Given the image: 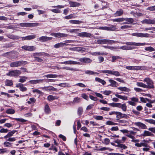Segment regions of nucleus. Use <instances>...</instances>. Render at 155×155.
<instances>
[{"label":"nucleus","instance_id":"nucleus-54","mask_svg":"<svg viewBox=\"0 0 155 155\" xmlns=\"http://www.w3.org/2000/svg\"><path fill=\"white\" fill-rule=\"evenodd\" d=\"M64 69H65L68 70H70L73 71H76L75 68H73L69 67H64L63 68Z\"/></svg>","mask_w":155,"mask_h":155},{"label":"nucleus","instance_id":"nucleus-58","mask_svg":"<svg viewBox=\"0 0 155 155\" xmlns=\"http://www.w3.org/2000/svg\"><path fill=\"white\" fill-rule=\"evenodd\" d=\"M34 61L41 63H43V60L39 57L35 58Z\"/></svg>","mask_w":155,"mask_h":155},{"label":"nucleus","instance_id":"nucleus-61","mask_svg":"<svg viewBox=\"0 0 155 155\" xmlns=\"http://www.w3.org/2000/svg\"><path fill=\"white\" fill-rule=\"evenodd\" d=\"M51 10L52 12L56 13H60L61 12L60 10L57 8L53 9Z\"/></svg>","mask_w":155,"mask_h":155},{"label":"nucleus","instance_id":"nucleus-8","mask_svg":"<svg viewBox=\"0 0 155 155\" xmlns=\"http://www.w3.org/2000/svg\"><path fill=\"white\" fill-rule=\"evenodd\" d=\"M11 53H12V54H15V51H12L4 53L2 54V56L3 57H6L8 58H10L11 59L17 58L18 57V56H16L15 57L13 55L11 56L10 54Z\"/></svg>","mask_w":155,"mask_h":155},{"label":"nucleus","instance_id":"nucleus-2","mask_svg":"<svg viewBox=\"0 0 155 155\" xmlns=\"http://www.w3.org/2000/svg\"><path fill=\"white\" fill-rule=\"evenodd\" d=\"M143 81L146 82L147 84L146 87V88L148 89H153L154 88V86L153 85L154 83L153 81L149 78H145Z\"/></svg>","mask_w":155,"mask_h":155},{"label":"nucleus","instance_id":"nucleus-28","mask_svg":"<svg viewBox=\"0 0 155 155\" xmlns=\"http://www.w3.org/2000/svg\"><path fill=\"white\" fill-rule=\"evenodd\" d=\"M58 97L57 96L49 95L48 96V100L49 101H53L55 99H57Z\"/></svg>","mask_w":155,"mask_h":155},{"label":"nucleus","instance_id":"nucleus-63","mask_svg":"<svg viewBox=\"0 0 155 155\" xmlns=\"http://www.w3.org/2000/svg\"><path fill=\"white\" fill-rule=\"evenodd\" d=\"M142 22L143 23L147 24H150V19H145L143 20Z\"/></svg>","mask_w":155,"mask_h":155},{"label":"nucleus","instance_id":"nucleus-12","mask_svg":"<svg viewBox=\"0 0 155 155\" xmlns=\"http://www.w3.org/2000/svg\"><path fill=\"white\" fill-rule=\"evenodd\" d=\"M116 118L117 120H119L120 119L122 118L127 119L129 118V117L126 114H123L120 112H118L117 115L116 116Z\"/></svg>","mask_w":155,"mask_h":155},{"label":"nucleus","instance_id":"nucleus-29","mask_svg":"<svg viewBox=\"0 0 155 155\" xmlns=\"http://www.w3.org/2000/svg\"><path fill=\"white\" fill-rule=\"evenodd\" d=\"M124 13L122 9H120L119 11H117L114 14L115 16H118L121 15Z\"/></svg>","mask_w":155,"mask_h":155},{"label":"nucleus","instance_id":"nucleus-23","mask_svg":"<svg viewBox=\"0 0 155 155\" xmlns=\"http://www.w3.org/2000/svg\"><path fill=\"white\" fill-rule=\"evenodd\" d=\"M13 85V81L12 80L6 79L5 81V86L11 87Z\"/></svg>","mask_w":155,"mask_h":155},{"label":"nucleus","instance_id":"nucleus-39","mask_svg":"<svg viewBox=\"0 0 155 155\" xmlns=\"http://www.w3.org/2000/svg\"><path fill=\"white\" fill-rule=\"evenodd\" d=\"M21 78L19 80V82L21 83H23L27 79V77L25 76H20Z\"/></svg>","mask_w":155,"mask_h":155},{"label":"nucleus","instance_id":"nucleus-10","mask_svg":"<svg viewBox=\"0 0 155 155\" xmlns=\"http://www.w3.org/2000/svg\"><path fill=\"white\" fill-rule=\"evenodd\" d=\"M51 35L52 36L57 38L64 37L67 36V34L61 33L60 32L51 33Z\"/></svg>","mask_w":155,"mask_h":155},{"label":"nucleus","instance_id":"nucleus-57","mask_svg":"<svg viewBox=\"0 0 155 155\" xmlns=\"http://www.w3.org/2000/svg\"><path fill=\"white\" fill-rule=\"evenodd\" d=\"M116 29V27L113 25L108 27V31H114Z\"/></svg>","mask_w":155,"mask_h":155},{"label":"nucleus","instance_id":"nucleus-33","mask_svg":"<svg viewBox=\"0 0 155 155\" xmlns=\"http://www.w3.org/2000/svg\"><path fill=\"white\" fill-rule=\"evenodd\" d=\"M111 58L112 59L111 61L113 62H115L118 59H122V58L121 57L119 56H112L111 57Z\"/></svg>","mask_w":155,"mask_h":155},{"label":"nucleus","instance_id":"nucleus-48","mask_svg":"<svg viewBox=\"0 0 155 155\" xmlns=\"http://www.w3.org/2000/svg\"><path fill=\"white\" fill-rule=\"evenodd\" d=\"M57 75L53 74H48L45 75V77L47 78H56L57 77Z\"/></svg>","mask_w":155,"mask_h":155},{"label":"nucleus","instance_id":"nucleus-42","mask_svg":"<svg viewBox=\"0 0 155 155\" xmlns=\"http://www.w3.org/2000/svg\"><path fill=\"white\" fill-rule=\"evenodd\" d=\"M83 112V109L82 107H79L78 108V114L79 116H81Z\"/></svg>","mask_w":155,"mask_h":155},{"label":"nucleus","instance_id":"nucleus-19","mask_svg":"<svg viewBox=\"0 0 155 155\" xmlns=\"http://www.w3.org/2000/svg\"><path fill=\"white\" fill-rule=\"evenodd\" d=\"M52 37H48L47 36H42L40 37L39 40L40 41L42 42L46 41L52 40Z\"/></svg>","mask_w":155,"mask_h":155},{"label":"nucleus","instance_id":"nucleus-59","mask_svg":"<svg viewBox=\"0 0 155 155\" xmlns=\"http://www.w3.org/2000/svg\"><path fill=\"white\" fill-rule=\"evenodd\" d=\"M107 44H112L113 43H116L117 41L109 39H107Z\"/></svg>","mask_w":155,"mask_h":155},{"label":"nucleus","instance_id":"nucleus-47","mask_svg":"<svg viewBox=\"0 0 155 155\" xmlns=\"http://www.w3.org/2000/svg\"><path fill=\"white\" fill-rule=\"evenodd\" d=\"M145 50L146 51L152 52L155 51V49L151 46L146 47Z\"/></svg>","mask_w":155,"mask_h":155},{"label":"nucleus","instance_id":"nucleus-50","mask_svg":"<svg viewBox=\"0 0 155 155\" xmlns=\"http://www.w3.org/2000/svg\"><path fill=\"white\" fill-rule=\"evenodd\" d=\"M86 73L89 75H93L95 74H98V73L97 72H94L91 71H86Z\"/></svg>","mask_w":155,"mask_h":155},{"label":"nucleus","instance_id":"nucleus-45","mask_svg":"<svg viewBox=\"0 0 155 155\" xmlns=\"http://www.w3.org/2000/svg\"><path fill=\"white\" fill-rule=\"evenodd\" d=\"M6 113L7 114H13L15 113V111L13 109H9L6 110Z\"/></svg>","mask_w":155,"mask_h":155},{"label":"nucleus","instance_id":"nucleus-17","mask_svg":"<svg viewBox=\"0 0 155 155\" xmlns=\"http://www.w3.org/2000/svg\"><path fill=\"white\" fill-rule=\"evenodd\" d=\"M44 81V79H37L30 80L28 82L31 84H35L38 83H42Z\"/></svg>","mask_w":155,"mask_h":155},{"label":"nucleus","instance_id":"nucleus-35","mask_svg":"<svg viewBox=\"0 0 155 155\" xmlns=\"http://www.w3.org/2000/svg\"><path fill=\"white\" fill-rule=\"evenodd\" d=\"M102 7L101 8H100V9L104 10V9L107 8H108V5L107 4L108 3L107 2H105L104 1H102Z\"/></svg>","mask_w":155,"mask_h":155},{"label":"nucleus","instance_id":"nucleus-46","mask_svg":"<svg viewBox=\"0 0 155 155\" xmlns=\"http://www.w3.org/2000/svg\"><path fill=\"white\" fill-rule=\"evenodd\" d=\"M27 36V40H30L35 38L36 35H28Z\"/></svg>","mask_w":155,"mask_h":155},{"label":"nucleus","instance_id":"nucleus-32","mask_svg":"<svg viewBox=\"0 0 155 155\" xmlns=\"http://www.w3.org/2000/svg\"><path fill=\"white\" fill-rule=\"evenodd\" d=\"M115 96L117 97L124 100H127V97L125 95L122 96L118 94H115Z\"/></svg>","mask_w":155,"mask_h":155},{"label":"nucleus","instance_id":"nucleus-11","mask_svg":"<svg viewBox=\"0 0 155 155\" xmlns=\"http://www.w3.org/2000/svg\"><path fill=\"white\" fill-rule=\"evenodd\" d=\"M79 60L81 62L88 64L91 63L92 60L90 58H81L79 59Z\"/></svg>","mask_w":155,"mask_h":155},{"label":"nucleus","instance_id":"nucleus-14","mask_svg":"<svg viewBox=\"0 0 155 155\" xmlns=\"http://www.w3.org/2000/svg\"><path fill=\"white\" fill-rule=\"evenodd\" d=\"M16 87H19L20 90L22 92L25 91L27 90V88L25 87H23V84L21 83L17 84L16 85Z\"/></svg>","mask_w":155,"mask_h":155},{"label":"nucleus","instance_id":"nucleus-62","mask_svg":"<svg viewBox=\"0 0 155 155\" xmlns=\"http://www.w3.org/2000/svg\"><path fill=\"white\" fill-rule=\"evenodd\" d=\"M81 97L87 101L89 100V97L86 94H81Z\"/></svg>","mask_w":155,"mask_h":155},{"label":"nucleus","instance_id":"nucleus-49","mask_svg":"<svg viewBox=\"0 0 155 155\" xmlns=\"http://www.w3.org/2000/svg\"><path fill=\"white\" fill-rule=\"evenodd\" d=\"M106 124L110 125H115L118 124L114 123L110 120H108L106 122Z\"/></svg>","mask_w":155,"mask_h":155},{"label":"nucleus","instance_id":"nucleus-30","mask_svg":"<svg viewBox=\"0 0 155 155\" xmlns=\"http://www.w3.org/2000/svg\"><path fill=\"white\" fill-rule=\"evenodd\" d=\"M95 80L96 81L101 83L103 85L106 84V82L104 80L101 79L98 77H96Z\"/></svg>","mask_w":155,"mask_h":155},{"label":"nucleus","instance_id":"nucleus-25","mask_svg":"<svg viewBox=\"0 0 155 155\" xmlns=\"http://www.w3.org/2000/svg\"><path fill=\"white\" fill-rule=\"evenodd\" d=\"M69 4L71 7H78L81 5L79 3L74 2H69Z\"/></svg>","mask_w":155,"mask_h":155},{"label":"nucleus","instance_id":"nucleus-51","mask_svg":"<svg viewBox=\"0 0 155 155\" xmlns=\"http://www.w3.org/2000/svg\"><path fill=\"white\" fill-rule=\"evenodd\" d=\"M120 108L124 111H126L127 109V106L126 104L125 103L122 104Z\"/></svg>","mask_w":155,"mask_h":155},{"label":"nucleus","instance_id":"nucleus-37","mask_svg":"<svg viewBox=\"0 0 155 155\" xmlns=\"http://www.w3.org/2000/svg\"><path fill=\"white\" fill-rule=\"evenodd\" d=\"M69 22L70 23L72 24H79L81 23V21L77 20H70Z\"/></svg>","mask_w":155,"mask_h":155},{"label":"nucleus","instance_id":"nucleus-18","mask_svg":"<svg viewBox=\"0 0 155 155\" xmlns=\"http://www.w3.org/2000/svg\"><path fill=\"white\" fill-rule=\"evenodd\" d=\"M46 54H47V53L45 52H36L32 54V56L35 58H38V57L45 55Z\"/></svg>","mask_w":155,"mask_h":155},{"label":"nucleus","instance_id":"nucleus-26","mask_svg":"<svg viewBox=\"0 0 155 155\" xmlns=\"http://www.w3.org/2000/svg\"><path fill=\"white\" fill-rule=\"evenodd\" d=\"M66 44L63 42H60L56 44L54 46L55 48H58L60 47H62L66 45Z\"/></svg>","mask_w":155,"mask_h":155},{"label":"nucleus","instance_id":"nucleus-9","mask_svg":"<svg viewBox=\"0 0 155 155\" xmlns=\"http://www.w3.org/2000/svg\"><path fill=\"white\" fill-rule=\"evenodd\" d=\"M126 44L127 45H134L137 46H144L145 45H148V43H140L130 42H126Z\"/></svg>","mask_w":155,"mask_h":155},{"label":"nucleus","instance_id":"nucleus-4","mask_svg":"<svg viewBox=\"0 0 155 155\" xmlns=\"http://www.w3.org/2000/svg\"><path fill=\"white\" fill-rule=\"evenodd\" d=\"M100 73L104 74L107 73L109 74L113 75L116 76H119L120 75V74L117 71H113L111 70H101L99 71Z\"/></svg>","mask_w":155,"mask_h":155},{"label":"nucleus","instance_id":"nucleus-15","mask_svg":"<svg viewBox=\"0 0 155 155\" xmlns=\"http://www.w3.org/2000/svg\"><path fill=\"white\" fill-rule=\"evenodd\" d=\"M42 89L46 91H57V89L54 88L53 87L51 86H50L48 87H42Z\"/></svg>","mask_w":155,"mask_h":155},{"label":"nucleus","instance_id":"nucleus-31","mask_svg":"<svg viewBox=\"0 0 155 155\" xmlns=\"http://www.w3.org/2000/svg\"><path fill=\"white\" fill-rule=\"evenodd\" d=\"M45 112L47 114H49L51 112V109L48 104H46L45 106Z\"/></svg>","mask_w":155,"mask_h":155},{"label":"nucleus","instance_id":"nucleus-34","mask_svg":"<svg viewBox=\"0 0 155 155\" xmlns=\"http://www.w3.org/2000/svg\"><path fill=\"white\" fill-rule=\"evenodd\" d=\"M37 23H26V27H30L36 26Z\"/></svg>","mask_w":155,"mask_h":155},{"label":"nucleus","instance_id":"nucleus-3","mask_svg":"<svg viewBox=\"0 0 155 155\" xmlns=\"http://www.w3.org/2000/svg\"><path fill=\"white\" fill-rule=\"evenodd\" d=\"M21 73V71L18 70H12L10 71L7 73L6 75L10 77H16L18 76Z\"/></svg>","mask_w":155,"mask_h":155},{"label":"nucleus","instance_id":"nucleus-64","mask_svg":"<svg viewBox=\"0 0 155 155\" xmlns=\"http://www.w3.org/2000/svg\"><path fill=\"white\" fill-rule=\"evenodd\" d=\"M147 9L150 11H155V5L149 7L147 8Z\"/></svg>","mask_w":155,"mask_h":155},{"label":"nucleus","instance_id":"nucleus-56","mask_svg":"<svg viewBox=\"0 0 155 155\" xmlns=\"http://www.w3.org/2000/svg\"><path fill=\"white\" fill-rule=\"evenodd\" d=\"M80 102V98L78 97H75L74 98L73 103H78Z\"/></svg>","mask_w":155,"mask_h":155},{"label":"nucleus","instance_id":"nucleus-13","mask_svg":"<svg viewBox=\"0 0 155 155\" xmlns=\"http://www.w3.org/2000/svg\"><path fill=\"white\" fill-rule=\"evenodd\" d=\"M78 35L81 37L90 38L91 36V34L87 32H82L79 33Z\"/></svg>","mask_w":155,"mask_h":155},{"label":"nucleus","instance_id":"nucleus-6","mask_svg":"<svg viewBox=\"0 0 155 155\" xmlns=\"http://www.w3.org/2000/svg\"><path fill=\"white\" fill-rule=\"evenodd\" d=\"M21 48L22 49L25 50L26 51H35L36 48L34 46H28L25 45L22 46Z\"/></svg>","mask_w":155,"mask_h":155},{"label":"nucleus","instance_id":"nucleus-27","mask_svg":"<svg viewBox=\"0 0 155 155\" xmlns=\"http://www.w3.org/2000/svg\"><path fill=\"white\" fill-rule=\"evenodd\" d=\"M117 88L118 89L122 91H126V92H129L130 91V89L127 88V87H118Z\"/></svg>","mask_w":155,"mask_h":155},{"label":"nucleus","instance_id":"nucleus-16","mask_svg":"<svg viewBox=\"0 0 155 155\" xmlns=\"http://www.w3.org/2000/svg\"><path fill=\"white\" fill-rule=\"evenodd\" d=\"M134 124L139 127H140L141 129H147V126L144 124L139 122H135Z\"/></svg>","mask_w":155,"mask_h":155},{"label":"nucleus","instance_id":"nucleus-5","mask_svg":"<svg viewBox=\"0 0 155 155\" xmlns=\"http://www.w3.org/2000/svg\"><path fill=\"white\" fill-rule=\"evenodd\" d=\"M126 69L129 70H144L145 67L144 66H126Z\"/></svg>","mask_w":155,"mask_h":155},{"label":"nucleus","instance_id":"nucleus-21","mask_svg":"<svg viewBox=\"0 0 155 155\" xmlns=\"http://www.w3.org/2000/svg\"><path fill=\"white\" fill-rule=\"evenodd\" d=\"M153 136V134L152 133L147 130H144L143 133L141 134V136L143 137L152 136Z\"/></svg>","mask_w":155,"mask_h":155},{"label":"nucleus","instance_id":"nucleus-22","mask_svg":"<svg viewBox=\"0 0 155 155\" xmlns=\"http://www.w3.org/2000/svg\"><path fill=\"white\" fill-rule=\"evenodd\" d=\"M108 81L110 83V84L108 85L109 86L116 87L118 85L117 82L113 80L109 79Z\"/></svg>","mask_w":155,"mask_h":155},{"label":"nucleus","instance_id":"nucleus-20","mask_svg":"<svg viewBox=\"0 0 155 155\" xmlns=\"http://www.w3.org/2000/svg\"><path fill=\"white\" fill-rule=\"evenodd\" d=\"M124 21H126V22H124V23L128 24H132L134 22V19L132 18H124Z\"/></svg>","mask_w":155,"mask_h":155},{"label":"nucleus","instance_id":"nucleus-55","mask_svg":"<svg viewBox=\"0 0 155 155\" xmlns=\"http://www.w3.org/2000/svg\"><path fill=\"white\" fill-rule=\"evenodd\" d=\"M94 118L97 120H101L103 119V117L102 116H95L94 117Z\"/></svg>","mask_w":155,"mask_h":155},{"label":"nucleus","instance_id":"nucleus-38","mask_svg":"<svg viewBox=\"0 0 155 155\" xmlns=\"http://www.w3.org/2000/svg\"><path fill=\"white\" fill-rule=\"evenodd\" d=\"M14 119L15 120L18 121H20V122H21L22 123H24V124H25L24 123L25 122L28 121V120H25V119H23V118H14Z\"/></svg>","mask_w":155,"mask_h":155},{"label":"nucleus","instance_id":"nucleus-24","mask_svg":"<svg viewBox=\"0 0 155 155\" xmlns=\"http://www.w3.org/2000/svg\"><path fill=\"white\" fill-rule=\"evenodd\" d=\"M16 132V130H13L12 131L9 132L4 137V138L5 139H7L9 137H11L12 136L13 134L15 133Z\"/></svg>","mask_w":155,"mask_h":155},{"label":"nucleus","instance_id":"nucleus-36","mask_svg":"<svg viewBox=\"0 0 155 155\" xmlns=\"http://www.w3.org/2000/svg\"><path fill=\"white\" fill-rule=\"evenodd\" d=\"M107 39H99L97 41L98 44H107Z\"/></svg>","mask_w":155,"mask_h":155},{"label":"nucleus","instance_id":"nucleus-40","mask_svg":"<svg viewBox=\"0 0 155 155\" xmlns=\"http://www.w3.org/2000/svg\"><path fill=\"white\" fill-rule=\"evenodd\" d=\"M7 36L8 38L13 40L17 39V36H15V35H13L8 34L7 35Z\"/></svg>","mask_w":155,"mask_h":155},{"label":"nucleus","instance_id":"nucleus-52","mask_svg":"<svg viewBox=\"0 0 155 155\" xmlns=\"http://www.w3.org/2000/svg\"><path fill=\"white\" fill-rule=\"evenodd\" d=\"M32 92L33 93L36 92L38 94L41 95H42L43 94V93L42 91L38 89H35L33 90L32 91Z\"/></svg>","mask_w":155,"mask_h":155},{"label":"nucleus","instance_id":"nucleus-7","mask_svg":"<svg viewBox=\"0 0 155 155\" xmlns=\"http://www.w3.org/2000/svg\"><path fill=\"white\" fill-rule=\"evenodd\" d=\"M132 36L140 37H146L148 38L149 37L150 35L148 33H141L136 32L132 33L131 34Z\"/></svg>","mask_w":155,"mask_h":155},{"label":"nucleus","instance_id":"nucleus-41","mask_svg":"<svg viewBox=\"0 0 155 155\" xmlns=\"http://www.w3.org/2000/svg\"><path fill=\"white\" fill-rule=\"evenodd\" d=\"M136 85L137 86L143 87L144 88H146L147 85L142 82H137Z\"/></svg>","mask_w":155,"mask_h":155},{"label":"nucleus","instance_id":"nucleus-53","mask_svg":"<svg viewBox=\"0 0 155 155\" xmlns=\"http://www.w3.org/2000/svg\"><path fill=\"white\" fill-rule=\"evenodd\" d=\"M124 21V18H120L114 19H113V21L122 22Z\"/></svg>","mask_w":155,"mask_h":155},{"label":"nucleus","instance_id":"nucleus-1","mask_svg":"<svg viewBox=\"0 0 155 155\" xmlns=\"http://www.w3.org/2000/svg\"><path fill=\"white\" fill-rule=\"evenodd\" d=\"M28 64L26 61H19L12 62L10 64L11 67H17L21 66H24Z\"/></svg>","mask_w":155,"mask_h":155},{"label":"nucleus","instance_id":"nucleus-44","mask_svg":"<svg viewBox=\"0 0 155 155\" xmlns=\"http://www.w3.org/2000/svg\"><path fill=\"white\" fill-rule=\"evenodd\" d=\"M12 143L7 141H5L3 143L5 147H11L12 146Z\"/></svg>","mask_w":155,"mask_h":155},{"label":"nucleus","instance_id":"nucleus-43","mask_svg":"<svg viewBox=\"0 0 155 155\" xmlns=\"http://www.w3.org/2000/svg\"><path fill=\"white\" fill-rule=\"evenodd\" d=\"M29 101H27V103L29 104H31L32 103L34 104L36 102V99L34 97L30 98L29 99Z\"/></svg>","mask_w":155,"mask_h":155},{"label":"nucleus","instance_id":"nucleus-60","mask_svg":"<svg viewBox=\"0 0 155 155\" xmlns=\"http://www.w3.org/2000/svg\"><path fill=\"white\" fill-rule=\"evenodd\" d=\"M9 131L7 129L2 128L0 130L1 133H7Z\"/></svg>","mask_w":155,"mask_h":155}]
</instances>
